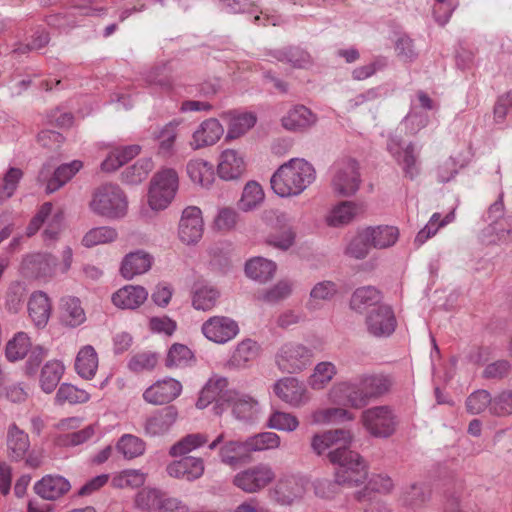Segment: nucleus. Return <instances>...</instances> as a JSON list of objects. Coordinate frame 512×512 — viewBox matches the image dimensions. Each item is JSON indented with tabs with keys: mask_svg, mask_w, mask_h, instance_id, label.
<instances>
[{
	"mask_svg": "<svg viewBox=\"0 0 512 512\" xmlns=\"http://www.w3.org/2000/svg\"><path fill=\"white\" fill-rule=\"evenodd\" d=\"M393 384L390 375L362 374L350 381L335 384L329 391V399L336 404L362 409L371 401L388 394Z\"/></svg>",
	"mask_w": 512,
	"mask_h": 512,
	"instance_id": "obj_1",
	"label": "nucleus"
},
{
	"mask_svg": "<svg viewBox=\"0 0 512 512\" xmlns=\"http://www.w3.org/2000/svg\"><path fill=\"white\" fill-rule=\"evenodd\" d=\"M329 461L338 465L335 480H318L315 483V493L321 498L331 499L339 493L340 486H359L368 478V469L364 459L355 451L343 447L328 453Z\"/></svg>",
	"mask_w": 512,
	"mask_h": 512,
	"instance_id": "obj_2",
	"label": "nucleus"
},
{
	"mask_svg": "<svg viewBox=\"0 0 512 512\" xmlns=\"http://www.w3.org/2000/svg\"><path fill=\"white\" fill-rule=\"evenodd\" d=\"M316 178L311 163L302 158H293L282 164L270 179L272 190L280 197L298 196Z\"/></svg>",
	"mask_w": 512,
	"mask_h": 512,
	"instance_id": "obj_3",
	"label": "nucleus"
},
{
	"mask_svg": "<svg viewBox=\"0 0 512 512\" xmlns=\"http://www.w3.org/2000/svg\"><path fill=\"white\" fill-rule=\"evenodd\" d=\"M89 208L94 214L106 219H121L128 211L127 196L116 184H102L94 189Z\"/></svg>",
	"mask_w": 512,
	"mask_h": 512,
	"instance_id": "obj_4",
	"label": "nucleus"
},
{
	"mask_svg": "<svg viewBox=\"0 0 512 512\" xmlns=\"http://www.w3.org/2000/svg\"><path fill=\"white\" fill-rule=\"evenodd\" d=\"M178 189V174L174 169L166 168L156 173L151 181L148 204L159 211L167 208Z\"/></svg>",
	"mask_w": 512,
	"mask_h": 512,
	"instance_id": "obj_5",
	"label": "nucleus"
},
{
	"mask_svg": "<svg viewBox=\"0 0 512 512\" xmlns=\"http://www.w3.org/2000/svg\"><path fill=\"white\" fill-rule=\"evenodd\" d=\"M360 421L365 430L375 438H388L397 428V417L387 405L374 406L361 413Z\"/></svg>",
	"mask_w": 512,
	"mask_h": 512,
	"instance_id": "obj_6",
	"label": "nucleus"
},
{
	"mask_svg": "<svg viewBox=\"0 0 512 512\" xmlns=\"http://www.w3.org/2000/svg\"><path fill=\"white\" fill-rule=\"evenodd\" d=\"M313 352L307 346L288 342L283 344L276 354V364L284 373H299L312 362Z\"/></svg>",
	"mask_w": 512,
	"mask_h": 512,
	"instance_id": "obj_7",
	"label": "nucleus"
},
{
	"mask_svg": "<svg viewBox=\"0 0 512 512\" xmlns=\"http://www.w3.org/2000/svg\"><path fill=\"white\" fill-rule=\"evenodd\" d=\"M361 184L358 164L353 159L339 162L331 180L333 192L341 197L353 196Z\"/></svg>",
	"mask_w": 512,
	"mask_h": 512,
	"instance_id": "obj_8",
	"label": "nucleus"
},
{
	"mask_svg": "<svg viewBox=\"0 0 512 512\" xmlns=\"http://www.w3.org/2000/svg\"><path fill=\"white\" fill-rule=\"evenodd\" d=\"M275 478V473L268 464L260 463L238 472L233 478V484L246 493H256Z\"/></svg>",
	"mask_w": 512,
	"mask_h": 512,
	"instance_id": "obj_9",
	"label": "nucleus"
},
{
	"mask_svg": "<svg viewBox=\"0 0 512 512\" xmlns=\"http://www.w3.org/2000/svg\"><path fill=\"white\" fill-rule=\"evenodd\" d=\"M203 335L217 344H225L239 334L238 323L230 317L212 316L201 327Z\"/></svg>",
	"mask_w": 512,
	"mask_h": 512,
	"instance_id": "obj_10",
	"label": "nucleus"
},
{
	"mask_svg": "<svg viewBox=\"0 0 512 512\" xmlns=\"http://www.w3.org/2000/svg\"><path fill=\"white\" fill-rule=\"evenodd\" d=\"M275 394L294 408L306 405L310 400L305 384L294 377H286L274 384Z\"/></svg>",
	"mask_w": 512,
	"mask_h": 512,
	"instance_id": "obj_11",
	"label": "nucleus"
},
{
	"mask_svg": "<svg viewBox=\"0 0 512 512\" xmlns=\"http://www.w3.org/2000/svg\"><path fill=\"white\" fill-rule=\"evenodd\" d=\"M368 332L375 337H388L396 329L397 321L392 308L379 305L369 311L366 317Z\"/></svg>",
	"mask_w": 512,
	"mask_h": 512,
	"instance_id": "obj_12",
	"label": "nucleus"
},
{
	"mask_svg": "<svg viewBox=\"0 0 512 512\" xmlns=\"http://www.w3.org/2000/svg\"><path fill=\"white\" fill-rule=\"evenodd\" d=\"M179 238L185 244L197 243L203 235V219L201 210L189 206L182 212L179 223Z\"/></svg>",
	"mask_w": 512,
	"mask_h": 512,
	"instance_id": "obj_13",
	"label": "nucleus"
},
{
	"mask_svg": "<svg viewBox=\"0 0 512 512\" xmlns=\"http://www.w3.org/2000/svg\"><path fill=\"white\" fill-rule=\"evenodd\" d=\"M181 391L182 385L179 381L167 378L148 387L143 393V398L147 403L163 405L175 400L181 394Z\"/></svg>",
	"mask_w": 512,
	"mask_h": 512,
	"instance_id": "obj_14",
	"label": "nucleus"
},
{
	"mask_svg": "<svg viewBox=\"0 0 512 512\" xmlns=\"http://www.w3.org/2000/svg\"><path fill=\"white\" fill-rule=\"evenodd\" d=\"M83 164L79 160L60 165L55 169L52 177L48 178L50 167L44 165L39 172L38 180L46 181V192L53 193L63 187L70 181L75 174L82 168Z\"/></svg>",
	"mask_w": 512,
	"mask_h": 512,
	"instance_id": "obj_15",
	"label": "nucleus"
},
{
	"mask_svg": "<svg viewBox=\"0 0 512 512\" xmlns=\"http://www.w3.org/2000/svg\"><path fill=\"white\" fill-rule=\"evenodd\" d=\"M228 381L224 377L211 378L200 392L196 406L199 409H204L211 402L215 401L217 404L214 407L216 414H221L223 403L227 402L229 396L226 391Z\"/></svg>",
	"mask_w": 512,
	"mask_h": 512,
	"instance_id": "obj_16",
	"label": "nucleus"
},
{
	"mask_svg": "<svg viewBox=\"0 0 512 512\" xmlns=\"http://www.w3.org/2000/svg\"><path fill=\"white\" fill-rule=\"evenodd\" d=\"M178 419V410L170 405L156 410L144 422V433L150 437L162 436L170 431Z\"/></svg>",
	"mask_w": 512,
	"mask_h": 512,
	"instance_id": "obj_17",
	"label": "nucleus"
},
{
	"mask_svg": "<svg viewBox=\"0 0 512 512\" xmlns=\"http://www.w3.org/2000/svg\"><path fill=\"white\" fill-rule=\"evenodd\" d=\"M204 462L201 458L184 456L167 466V473L174 478L193 481L204 473Z\"/></svg>",
	"mask_w": 512,
	"mask_h": 512,
	"instance_id": "obj_18",
	"label": "nucleus"
},
{
	"mask_svg": "<svg viewBox=\"0 0 512 512\" xmlns=\"http://www.w3.org/2000/svg\"><path fill=\"white\" fill-rule=\"evenodd\" d=\"M224 128L216 118L203 121L192 135L191 147L194 150L214 145L223 135Z\"/></svg>",
	"mask_w": 512,
	"mask_h": 512,
	"instance_id": "obj_19",
	"label": "nucleus"
},
{
	"mask_svg": "<svg viewBox=\"0 0 512 512\" xmlns=\"http://www.w3.org/2000/svg\"><path fill=\"white\" fill-rule=\"evenodd\" d=\"M353 436L349 430L336 429L327 431L321 435H315L312 439V449L321 455L326 449L339 447L349 449L348 445L352 442Z\"/></svg>",
	"mask_w": 512,
	"mask_h": 512,
	"instance_id": "obj_20",
	"label": "nucleus"
},
{
	"mask_svg": "<svg viewBox=\"0 0 512 512\" xmlns=\"http://www.w3.org/2000/svg\"><path fill=\"white\" fill-rule=\"evenodd\" d=\"M71 488L67 479L62 476L46 475L34 485V491L42 499L57 500Z\"/></svg>",
	"mask_w": 512,
	"mask_h": 512,
	"instance_id": "obj_21",
	"label": "nucleus"
},
{
	"mask_svg": "<svg viewBox=\"0 0 512 512\" xmlns=\"http://www.w3.org/2000/svg\"><path fill=\"white\" fill-rule=\"evenodd\" d=\"M152 262L153 257L143 250L131 252L123 258L120 273L125 279L131 280L135 276L142 275L149 271Z\"/></svg>",
	"mask_w": 512,
	"mask_h": 512,
	"instance_id": "obj_22",
	"label": "nucleus"
},
{
	"mask_svg": "<svg viewBox=\"0 0 512 512\" xmlns=\"http://www.w3.org/2000/svg\"><path fill=\"white\" fill-rule=\"evenodd\" d=\"M6 445L8 457L13 461H21L30 449L29 435L13 423L7 430Z\"/></svg>",
	"mask_w": 512,
	"mask_h": 512,
	"instance_id": "obj_23",
	"label": "nucleus"
},
{
	"mask_svg": "<svg viewBox=\"0 0 512 512\" xmlns=\"http://www.w3.org/2000/svg\"><path fill=\"white\" fill-rule=\"evenodd\" d=\"M317 116L306 106L296 105L282 118V126L289 131H304L312 127Z\"/></svg>",
	"mask_w": 512,
	"mask_h": 512,
	"instance_id": "obj_24",
	"label": "nucleus"
},
{
	"mask_svg": "<svg viewBox=\"0 0 512 512\" xmlns=\"http://www.w3.org/2000/svg\"><path fill=\"white\" fill-rule=\"evenodd\" d=\"M305 493L304 483L294 476L280 479L274 488V498L283 505H289Z\"/></svg>",
	"mask_w": 512,
	"mask_h": 512,
	"instance_id": "obj_25",
	"label": "nucleus"
},
{
	"mask_svg": "<svg viewBox=\"0 0 512 512\" xmlns=\"http://www.w3.org/2000/svg\"><path fill=\"white\" fill-rule=\"evenodd\" d=\"M51 302L46 293L42 291L33 292L28 301V313L39 328L47 325L51 315Z\"/></svg>",
	"mask_w": 512,
	"mask_h": 512,
	"instance_id": "obj_26",
	"label": "nucleus"
},
{
	"mask_svg": "<svg viewBox=\"0 0 512 512\" xmlns=\"http://www.w3.org/2000/svg\"><path fill=\"white\" fill-rule=\"evenodd\" d=\"M245 171V162L241 155L233 149L224 150L220 157L217 172L224 180L239 178Z\"/></svg>",
	"mask_w": 512,
	"mask_h": 512,
	"instance_id": "obj_27",
	"label": "nucleus"
},
{
	"mask_svg": "<svg viewBox=\"0 0 512 512\" xmlns=\"http://www.w3.org/2000/svg\"><path fill=\"white\" fill-rule=\"evenodd\" d=\"M148 297V292L142 286L126 285L112 295V302L122 309H136Z\"/></svg>",
	"mask_w": 512,
	"mask_h": 512,
	"instance_id": "obj_28",
	"label": "nucleus"
},
{
	"mask_svg": "<svg viewBox=\"0 0 512 512\" xmlns=\"http://www.w3.org/2000/svg\"><path fill=\"white\" fill-rule=\"evenodd\" d=\"M260 353L261 346L255 340L246 338L237 344L228 364L234 368H245L256 360Z\"/></svg>",
	"mask_w": 512,
	"mask_h": 512,
	"instance_id": "obj_29",
	"label": "nucleus"
},
{
	"mask_svg": "<svg viewBox=\"0 0 512 512\" xmlns=\"http://www.w3.org/2000/svg\"><path fill=\"white\" fill-rule=\"evenodd\" d=\"M364 211L365 205L363 203L342 201L331 210L327 221L330 226L346 225Z\"/></svg>",
	"mask_w": 512,
	"mask_h": 512,
	"instance_id": "obj_30",
	"label": "nucleus"
},
{
	"mask_svg": "<svg viewBox=\"0 0 512 512\" xmlns=\"http://www.w3.org/2000/svg\"><path fill=\"white\" fill-rule=\"evenodd\" d=\"M227 403L238 420H251L258 412V402L249 395L230 392Z\"/></svg>",
	"mask_w": 512,
	"mask_h": 512,
	"instance_id": "obj_31",
	"label": "nucleus"
},
{
	"mask_svg": "<svg viewBox=\"0 0 512 512\" xmlns=\"http://www.w3.org/2000/svg\"><path fill=\"white\" fill-rule=\"evenodd\" d=\"M250 450L248 449L247 441H227L219 450V456L222 463L230 466L237 467L245 463L249 459Z\"/></svg>",
	"mask_w": 512,
	"mask_h": 512,
	"instance_id": "obj_32",
	"label": "nucleus"
},
{
	"mask_svg": "<svg viewBox=\"0 0 512 512\" xmlns=\"http://www.w3.org/2000/svg\"><path fill=\"white\" fill-rule=\"evenodd\" d=\"M85 320L86 314L78 298L68 296L61 299V321L63 324L77 327Z\"/></svg>",
	"mask_w": 512,
	"mask_h": 512,
	"instance_id": "obj_33",
	"label": "nucleus"
},
{
	"mask_svg": "<svg viewBox=\"0 0 512 512\" xmlns=\"http://www.w3.org/2000/svg\"><path fill=\"white\" fill-rule=\"evenodd\" d=\"M276 268L273 261L256 257L246 263L245 272L249 278L265 283L274 277Z\"/></svg>",
	"mask_w": 512,
	"mask_h": 512,
	"instance_id": "obj_34",
	"label": "nucleus"
},
{
	"mask_svg": "<svg viewBox=\"0 0 512 512\" xmlns=\"http://www.w3.org/2000/svg\"><path fill=\"white\" fill-rule=\"evenodd\" d=\"M98 368V356L91 345L84 346L77 354L75 369L77 373L85 379H91L95 376Z\"/></svg>",
	"mask_w": 512,
	"mask_h": 512,
	"instance_id": "obj_35",
	"label": "nucleus"
},
{
	"mask_svg": "<svg viewBox=\"0 0 512 512\" xmlns=\"http://www.w3.org/2000/svg\"><path fill=\"white\" fill-rule=\"evenodd\" d=\"M430 496L429 486L424 483H413L402 491L400 501L408 508L417 509L422 507L430 499Z\"/></svg>",
	"mask_w": 512,
	"mask_h": 512,
	"instance_id": "obj_36",
	"label": "nucleus"
},
{
	"mask_svg": "<svg viewBox=\"0 0 512 512\" xmlns=\"http://www.w3.org/2000/svg\"><path fill=\"white\" fill-rule=\"evenodd\" d=\"M190 179L202 187H209L214 181L213 165L203 159H193L187 164Z\"/></svg>",
	"mask_w": 512,
	"mask_h": 512,
	"instance_id": "obj_37",
	"label": "nucleus"
},
{
	"mask_svg": "<svg viewBox=\"0 0 512 512\" xmlns=\"http://www.w3.org/2000/svg\"><path fill=\"white\" fill-rule=\"evenodd\" d=\"M382 299L381 293L375 287L366 286L358 288L352 294L350 307L358 312H363L371 306H379Z\"/></svg>",
	"mask_w": 512,
	"mask_h": 512,
	"instance_id": "obj_38",
	"label": "nucleus"
},
{
	"mask_svg": "<svg viewBox=\"0 0 512 512\" xmlns=\"http://www.w3.org/2000/svg\"><path fill=\"white\" fill-rule=\"evenodd\" d=\"M65 367L58 360L48 361L41 369L40 386L47 393H52L62 378Z\"/></svg>",
	"mask_w": 512,
	"mask_h": 512,
	"instance_id": "obj_39",
	"label": "nucleus"
},
{
	"mask_svg": "<svg viewBox=\"0 0 512 512\" xmlns=\"http://www.w3.org/2000/svg\"><path fill=\"white\" fill-rule=\"evenodd\" d=\"M372 247L383 249L395 244L398 239V229L394 226H378L365 229Z\"/></svg>",
	"mask_w": 512,
	"mask_h": 512,
	"instance_id": "obj_40",
	"label": "nucleus"
},
{
	"mask_svg": "<svg viewBox=\"0 0 512 512\" xmlns=\"http://www.w3.org/2000/svg\"><path fill=\"white\" fill-rule=\"evenodd\" d=\"M154 167L150 158L139 159L132 166L127 167L121 174L122 181L126 184L137 185L143 182Z\"/></svg>",
	"mask_w": 512,
	"mask_h": 512,
	"instance_id": "obj_41",
	"label": "nucleus"
},
{
	"mask_svg": "<svg viewBox=\"0 0 512 512\" xmlns=\"http://www.w3.org/2000/svg\"><path fill=\"white\" fill-rule=\"evenodd\" d=\"M153 135L154 139L158 141V154L165 158L173 156L175 141L178 136L176 125L166 124L158 132H154Z\"/></svg>",
	"mask_w": 512,
	"mask_h": 512,
	"instance_id": "obj_42",
	"label": "nucleus"
},
{
	"mask_svg": "<svg viewBox=\"0 0 512 512\" xmlns=\"http://www.w3.org/2000/svg\"><path fill=\"white\" fill-rule=\"evenodd\" d=\"M194 362V354L184 344L174 343L168 350L165 365L168 368H183Z\"/></svg>",
	"mask_w": 512,
	"mask_h": 512,
	"instance_id": "obj_43",
	"label": "nucleus"
},
{
	"mask_svg": "<svg viewBox=\"0 0 512 512\" xmlns=\"http://www.w3.org/2000/svg\"><path fill=\"white\" fill-rule=\"evenodd\" d=\"M219 295V291L212 286H198L192 295V305L196 310L209 311L216 305Z\"/></svg>",
	"mask_w": 512,
	"mask_h": 512,
	"instance_id": "obj_44",
	"label": "nucleus"
},
{
	"mask_svg": "<svg viewBox=\"0 0 512 512\" xmlns=\"http://www.w3.org/2000/svg\"><path fill=\"white\" fill-rule=\"evenodd\" d=\"M337 369L332 362L323 361L318 363L310 375L308 383L314 390H321L331 382L336 375Z\"/></svg>",
	"mask_w": 512,
	"mask_h": 512,
	"instance_id": "obj_45",
	"label": "nucleus"
},
{
	"mask_svg": "<svg viewBox=\"0 0 512 512\" xmlns=\"http://www.w3.org/2000/svg\"><path fill=\"white\" fill-rule=\"evenodd\" d=\"M264 201V191L260 184L255 181L248 182L238 202V207L242 211L248 212L257 208Z\"/></svg>",
	"mask_w": 512,
	"mask_h": 512,
	"instance_id": "obj_46",
	"label": "nucleus"
},
{
	"mask_svg": "<svg viewBox=\"0 0 512 512\" xmlns=\"http://www.w3.org/2000/svg\"><path fill=\"white\" fill-rule=\"evenodd\" d=\"M354 415L348 410L340 407L317 409L311 414V421L314 424H329L341 421H351Z\"/></svg>",
	"mask_w": 512,
	"mask_h": 512,
	"instance_id": "obj_47",
	"label": "nucleus"
},
{
	"mask_svg": "<svg viewBox=\"0 0 512 512\" xmlns=\"http://www.w3.org/2000/svg\"><path fill=\"white\" fill-rule=\"evenodd\" d=\"M293 291V283L290 280H280L274 286L263 290L257 298L268 304H277L287 299Z\"/></svg>",
	"mask_w": 512,
	"mask_h": 512,
	"instance_id": "obj_48",
	"label": "nucleus"
},
{
	"mask_svg": "<svg viewBox=\"0 0 512 512\" xmlns=\"http://www.w3.org/2000/svg\"><path fill=\"white\" fill-rule=\"evenodd\" d=\"M256 116L253 113H241L231 117L228 126L226 140L241 137L256 124Z\"/></svg>",
	"mask_w": 512,
	"mask_h": 512,
	"instance_id": "obj_49",
	"label": "nucleus"
},
{
	"mask_svg": "<svg viewBox=\"0 0 512 512\" xmlns=\"http://www.w3.org/2000/svg\"><path fill=\"white\" fill-rule=\"evenodd\" d=\"M208 436L201 433L188 434L171 446L169 454L172 457L184 456L194 449L203 446Z\"/></svg>",
	"mask_w": 512,
	"mask_h": 512,
	"instance_id": "obj_50",
	"label": "nucleus"
},
{
	"mask_svg": "<svg viewBox=\"0 0 512 512\" xmlns=\"http://www.w3.org/2000/svg\"><path fill=\"white\" fill-rule=\"evenodd\" d=\"M116 448L126 459H133L145 452V442L132 434H124L118 441Z\"/></svg>",
	"mask_w": 512,
	"mask_h": 512,
	"instance_id": "obj_51",
	"label": "nucleus"
},
{
	"mask_svg": "<svg viewBox=\"0 0 512 512\" xmlns=\"http://www.w3.org/2000/svg\"><path fill=\"white\" fill-rule=\"evenodd\" d=\"M88 399L89 394L85 390L68 383L61 384L55 396V402L59 405L84 403Z\"/></svg>",
	"mask_w": 512,
	"mask_h": 512,
	"instance_id": "obj_52",
	"label": "nucleus"
},
{
	"mask_svg": "<svg viewBox=\"0 0 512 512\" xmlns=\"http://www.w3.org/2000/svg\"><path fill=\"white\" fill-rule=\"evenodd\" d=\"M30 340L26 333L19 332L6 345V357L14 362L23 359L30 349Z\"/></svg>",
	"mask_w": 512,
	"mask_h": 512,
	"instance_id": "obj_53",
	"label": "nucleus"
},
{
	"mask_svg": "<svg viewBox=\"0 0 512 512\" xmlns=\"http://www.w3.org/2000/svg\"><path fill=\"white\" fill-rule=\"evenodd\" d=\"M118 234L111 227H96L89 230L82 238V244L85 247H93L100 244H106L116 240Z\"/></svg>",
	"mask_w": 512,
	"mask_h": 512,
	"instance_id": "obj_54",
	"label": "nucleus"
},
{
	"mask_svg": "<svg viewBox=\"0 0 512 512\" xmlns=\"http://www.w3.org/2000/svg\"><path fill=\"white\" fill-rule=\"evenodd\" d=\"M337 293V285L332 281H321L317 283L310 292L307 303L308 308H316L321 301L331 300Z\"/></svg>",
	"mask_w": 512,
	"mask_h": 512,
	"instance_id": "obj_55",
	"label": "nucleus"
},
{
	"mask_svg": "<svg viewBox=\"0 0 512 512\" xmlns=\"http://www.w3.org/2000/svg\"><path fill=\"white\" fill-rule=\"evenodd\" d=\"M267 426L279 431L293 432L298 428L299 420L291 413L276 410L269 416Z\"/></svg>",
	"mask_w": 512,
	"mask_h": 512,
	"instance_id": "obj_56",
	"label": "nucleus"
},
{
	"mask_svg": "<svg viewBox=\"0 0 512 512\" xmlns=\"http://www.w3.org/2000/svg\"><path fill=\"white\" fill-rule=\"evenodd\" d=\"M171 72L168 63L156 65L146 74V81L151 85L159 86L163 90H170L173 85Z\"/></svg>",
	"mask_w": 512,
	"mask_h": 512,
	"instance_id": "obj_57",
	"label": "nucleus"
},
{
	"mask_svg": "<svg viewBox=\"0 0 512 512\" xmlns=\"http://www.w3.org/2000/svg\"><path fill=\"white\" fill-rule=\"evenodd\" d=\"M26 262L33 266L37 277L51 276L57 265V258L51 254L29 256Z\"/></svg>",
	"mask_w": 512,
	"mask_h": 512,
	"instance_id": "obj_58",
	"label": "nucleus"
},
{
	"mask_svg": "<svg viewBox=\"0 0 512 512\" xmlns=\"http://www.w3.org/2000/svg\"><path fill=\"white\" fill-rule=\"evenodd\" d=\"M250 453L253 451H263L278 448L280 437L274 432H263L249 437L247 440Z\"/></svg>",
	"mask_w": 512,
	"mask_h": 512,
	"instance_id": "obj_59",
	"label": "nucleus"
},
{
	"mask_svg": "<svg viewBox=\"0 0 512 512\" xmlns=\"http://www.w3.org/2000/svg\"><path fill=\"white\" fill-rule=\"evenodd\" d=\"M157 363L158 356L156 353L144 351L133 355L129 360L128 367L131 371L140 373L153 370Z\"/></svg>",
	"mask_w": 512,
	"mask_h": 512,
	"instance_id": "obj_60",
	"label": "nucleus"
},
{
	"mask_svg": "<svg viewBox=\"0 0 512 512\" xmlns=\"http://www.w3.org/2000/svg\"><path fill=\"white\" fill-rule=\"evenodd\" d=\"M492 397L487 390H477L466 399V409L470 414H480L490 409Z\"/></svg>",
	"mask_w": 512,
	"mask_h": 512,
	"instance_id": "obj_61",
	"label": "nucleus"
},
{
	"mask_svg": "<svg viewBox=\"0 0 512 512\" xmlns=\"http://www.w3.org/2000/svg\"><path fill=\"white\" fill-rule=\"evenodd\" d=\"M278 59L280 61H287L296 68H304L311 63L309 53L299 47H290L280 51Z\"/></svg>",
	"mask_w": 512,
	"mask_h": 512,
	"instance_id": "obj_62",
	"label": "nucleus"
},
{
	"mask_svg": "<svg viewBox=\"0 0 512 512\" xmlns=\"http://www.w3.org/2000/svg\"><path fill=\"white\" fill-rule=\"evenodd\" d=\"M490 413L495 416H508L512 414L511 390L502 391L492 398Z\"/></svg>",
	"mask_w": 512,
	"mask_h": 512,
	"instance_id": "obj_63",
	"label": "nucleus"
},
{
	"mask_svg": "<svg viewBox=\"0 0 512 512\" xmlns=\"http://www.w3.org/2000/svg\"><path fill=\"white\" fill-rule=\"evenodd\" d=\"M162 494L156 489H143L137 493L136 506L141 510L159 509Z\"/></svg>",
	"mask_w": 512,
	"mask_h": 512,
	"instance_id": "obj_64",
	"label": "nucleus"
}]
</instances>
